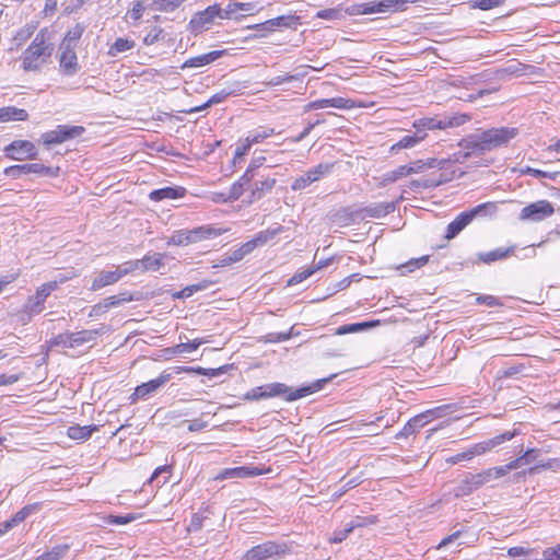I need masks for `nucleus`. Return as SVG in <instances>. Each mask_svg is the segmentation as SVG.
Here are the masks:
<instances>
[{"label": "nucleus", "instance_id": "obj_1", "mask_svg": "<svg viewBox=\"0 0 560 560\" xmlns=\"http://www.w3.org/2000/svg\"><path fill=\"white\" fill-rule=\"evenodd\" d=\"M517 135L518 130L513 127L478 130L476 133L468 135L459 141L458 145L465 149L466 152L454 153L447 159H428V165L430 168H438L442 171V173L451 174V172H447L450 165L462 163L471 155L483 154L508 145ZM452 173L455 174L454 171H452Z\"/></svg>", "mask_w": 560, "mask_h": 560}, {"label": "nucleus", "instance_id": "obj_7", "mask_svg": "<svg viewBox=\"0 0 560 560\" xmlns=\"http://www.w3.org/2000/svg\"><path fill=\"white\" fill-rule=\"evenodd\" d=\"M85 129L82 126L59 125L56 129L44 132L40 137L43 144L47 148L60 144L65 141L81 137Z\"/></svg>", "mask_w": 560, "mask_h": 560}, {"label": "nucleus", "instance_id": "obj_58", "mask_svg": "<svg viewBox=\"0 0 560 560\" xmlns=\"http://www.w3.org/2000/svg\"><path fill=\"white\" fill-rule=\"evenodd\" d=\"M408 168V176L412 174L423 173L429 170L428 160H417L409 164H406Z\"/></svg>", "mask_w": 560, "mask_h": 560}, {"label": "nucleus", "instance_id": "obj_11", "mask_svg": "<svg viewBox=\"0 0 560 560\" xmlns=\"http://www.w3.org/2000/svg\"><path fill=\"white\" fill-rule=\"evenodd\" d=\"M8 158L16 161L37 158V150L33 142L27 140H14L4 148Z\"/></svg>", "mask_w": 560, "mask_h": 560}, {"label": "nucleus", "instance_id": "obj_55", "mask_svg": "<svg viewBox=\"0 0 560 560\" xmlns=\"http://www.w3.org/2000/svg\"><path fill=\"white\" fill-rule=\"evenodd\" d=\"M334 163H319L315 167L308 170L313 178L317 182L332 171Z\"/></svg>", "mask_w": 560, "mask_h": 560}, {"label": "nucleus", "instance_id": "obj_25", "mask_svg": "<svg viewBox=\"0 0 560 560\" xmlns=\"http://www.w3.org/2000/svg\"><path fill=\"white\" fill-rule=\"evenodd\" d=\"M514 249H515V246H510L508 248L499 247V248H495L488 253H479L478 259H479V261H481L483 264H491L497 260L506 258L514 252Z\"/></svg>", "mask_w": 560, "mask_h": 560}, {"label": "nucleus", "instance_id": "obj_26", "mask_svg": "<svg viewBox=\"0 0 560 560\" xmlns=\"http://www.w3.org/2000/svg\"><path fill=\"white\" fill-rule=\"evenodd\" d=\"M98 431L97 425H70L67 430V434L72 440L85 441L88 440L94 432Z\"/></svg>", "mask_w": 560, "mask_h": 560}, {"label": "nucleus", "instance_id": "obj_38", "mask_svg": "<svg viewBox=\"0 0 560 560\" xmlns=\"http://www.w3.org/2000/svg\"><path fill=\"white\" fill-rule=\"evenodd\" d=\"M186 0H152V9L160 12H173Z\"/></svg>", "mask_w": 560, "mask_h": 560}, {"label": "nucleus", "instance_id": "obj_51", "mask_svg": "<svg viewBox=\"0 0 560 560\" xmlns=\"http://www.w3.org/2000/svg\"><path fill=\"white\" fill-rule=\"evenodd\" d=\"M521 172H522V174H527V175L538 177V178H548L550 180H555L560 175V172H558V171L546 172V171H540V170L533 168L529 166L522 168Z\"/></svg>", "mask_w": 560, "mask_h": 560}, {"label": "nucleus", "instance_id": "obj_3", "mask_svg": "<svg viewBox=\"0 0 560 560\" xmlns=\"http://www.w3.org/2000/svg\"><path fill=\"white\" fill-rule=\"evenodd\" d=\"M54 45L49 43L47 28L40 30L22 56L24 71H38L51 57Z\"/></svg>", "mask_w": 560, "mask_h": 560}, {"label": "nucleus", "instance_id": "obj_18", "mask_svg": "<svg viewBox=\"0 0 560 560\" xmlns=\"http://www.w3.org/2000/svg\"><path fill=\"white\" fill-rule=\"evenodd\" d=\"M165 257L166 254L164 253H153L143 256L140 259L141 273L162 269L165 266Z\"/></svg>", "mask_w": 560, "mask_h": 560}, {"label": "nucleus", "instance_id": "obj_63", "mask_svg": "<svg viewBox=\"0 0 560 560\" xmlns=\"http://www.w3.org/2000/svg\"><path fill=\"white\" fill-rule=\"evenodd\" d=\"M163 31L159 27L151 30L143 38V43L147 46L153 45L160 40Z\"/></svg>", "mask_w": 560, "mask_h": 560}, {"label": "nucleus", "instance_id": "obj_27", "mask_svg": "<svg viewBox=\"0 0 560 560\" xmlns=\"http://www.w3.org/2000/svg\"><path fill=\"white\" fill-rule=\"evenodd\" d=\"M276 185V178L266 177L261 180H257L254 184V188L252 189L250 197L252 200L261 199L267 192H270Z\"/></svg>", "mask_w": 560, "mask_h": 560}, {"label": "nucleus", "instance_id": "obj_2", "mask_svg": "<svg viewBox=\"0 0 560 560\" xmlns=\"http://www.w3.org/2000/svg\"><path fill=\"white\" fill-rule=\"evenodd\" d=\"M319 389L318 384H313L310 386H304L298 389H293L285 385L284 383H269L261 386H257L249 392H247L244 396L246 400H260L272 397H283L285 401H294L300 398L306 397L310 394L315 393Z\"/></svg>", "mask_w": 560, "mask_h": 560}, {"label": "nucleus", "instance_id": "obj_28", "mask_svg": "<svg viewBox=\"0 0 560 560\" xmlns=\"http://www.w3.org/2000/svg\"><path fill=\"white\" fill-rule=\"evenodd\" d=\"M424 415H419L410 419L404 428L396 434V439H406L409 435L416 433L420 428H422L427 421H425Z\"/></svg>", "mask_w": 560, "mask_h": 560}, {"label": "nucleus", "instance_id": "obj_41", "mask_svg": "<svg viewBox=\"0 0 560 560\" xmlns=\"http://www.w3.org/2000/svg\"><path fill=\"white\" fill-rule=\"evenodd\" d=\"M136 300L135 296L129 292H121L118 295H112L103 300V303L106 304L107 311L117 307L124 303L131 302Z\"/></svg>", "mask_w": 560, "mask_h": 560}, {"label": "nucleus", "instance_id": "obj_64", "mask_svg": "<svg viewBox=\"0 0 560 560\" xmlns=\"http://www.w3.org/2000/svg\"><path fill=\"white\" fill-rule=\"evenodd\" d=\"M544 560H560V545L544 551Z\"/></svg>", "mask_w": 560, "mask_h": 560}, {"label": "nucleus", "instance_id": "obj_47", "mask_svg": "<svg viewBox=\"0 0 560 560\" xmlns=\"http://www.w3.org/2000/svg\"><path fill=\"white\" fill-rule=\"evenodd\" d=\"M296 21L294 15H281L275 19L268 20V25L271 26V30L280 28V27H292Z\"/></svg>", "mask_w": 560, "mask_h": 560}, {"label": "nucleus", "instance_id": "obj_17", "mask_svg": "<svg viewBox=\"0 0 560 560\" xmlns=\"http://www.w3.org/2000/svg\"><path fill=\"white\" fill-rule=\"evenodd\" d=\"M283 232V226L278 225L272 229H267L258 232L252 240L247 241V247L254 250L257 247H261L272 241L276 236Z\"/></svg>", "mask_w": 560, "mask_h": 560}, {"label": "nucleus", "instance_id": "obj_36", "mask_svg": "<svg viewBox=\"0 0 560 560\" xmlns=\"http://www.w3.org/2000/svg\"><path fill=\"white\" fill-rule=\"evenodd\" d=\"M83 32L84 26L82 24H75L67 32L60 45L75 48L78 40L81 38Z\"/></svg>", "mask_w": 560, "mask_h": 560}, {"label": "nucleus", "instance_id": "obj_53", "mask_svg": "<svg viewBox=\"0 0 560 560\" xmlns=\"http://www.w3.org/2000/svg\"><path fill=\"white\" fill-rule=\"evenodd\" d=\"M177 369V373L182 372V371H186V372H194V373H197V374H200V375H207V376H210V377H213V376H218L220 374L223 373V369L222 368H219V369H205V368H201V366H198V368H176Z\"/></svg>", "mask_w": 560, "mask_h": 560}, {"label": "nucleus", "instance_id": "obj_44", "mask_svg": "<svg viewBox=\"0 0 560 560\" xmlns=\"http://www.w3.org/2000/svg\"><path fill=\"white\" fill-rule=\"evenodd\" d=\"M205 343V340L201 338H196L192 341L188 342H182L179 345H176L174 348L171 349L173 354H182L185 352H192L198 349L199 346Z\"/></svg>", "mask_w": 560, "mask_h": 560}, {"label": "nucleus", "instance_id": "obj_54", "mask_svg": "<svg viewBox=\"0 0 560 560\" xmlns=\"http://www.w3.org/2000/svg\"><path fill=\"white\" fill-rule=\"evenodd\" d=\"M117 271L122 278L126 275L133 273L136 271L141 272L140 259L129 260L124 262L121 266H117Z\"/></svg>", "mask_w": 560, "mask_h": 560}, {"label": "nucleus", "instance_id": "obj_48", "mask_svg": "<svg viewBox=\"0 0 560 560\" xmlns=\"http://www.w3.org/2000/svg\"><path fill=\"white\" fill-rule=\"evenodd\" d=\"M276 135L273 128H260L258 130L250 131L247 136L253 144L261 143L265 139Z\"/></svg>", "mask_w": 560, "mask_h": 560}, {"label": "nucleus", "instance_id": "obj_12", "mask_svg": "<svg viewBox=\"0 0 560 560\" xmlns=\"http://www.w3.org/2000/svg\"><path fill=\"white\" fill-rule=\"evenodd\" d=\"M220 15H222V9L218 4L209 5L206 10L195 13L189 22L191 32L200 33L207 30Z\"/></svg>", "mask_w": 560, "mask_h": 560}, {"label": "nucleus", "instance_id": "obj_9", "mask_svg": "<svg viewBox=\"0 0 560 560\" xmlns=\"http://www.w3.org/2000/svg\"><path fill=\"white\" fill-rule=\"evenodd\" d=\"M285 552V546L275 541H266L254 546L242 558V560H269Z\"/></svg>", "mask_w": 560, "mask_h": 560}, {"label": "nucleus", "instance_id": "obj_40", "mask_svg": "<svg viewBox=\"0 0 560 560\" xmlns=\"http://www.w3.org/2000/svg\"><path fill=\"white\" fill-rule=\"evenodd\" d=\"M69 548L67 544L55 546L49 551L38 556L35 560H59L67 555Z\"/></svg>", "mask_w": 560, "mask_h": 560}, {"label": "nucleus", "instance_id": "obj_56", "mask_svg": "<svg viewBox=\"0 0 560 560\" xmlns=\"http://www.w3.org/2000/svg\"><path fill=\"white\" fill-rule=\"evenodd\" d=\"M322 267V265H318L317 267L315 268H306L302 271H299L296 272L295 275H293L289 280H288V285H295L302 281H304L305 279H307L308 277H311L317 269H319Z\"/></svg>", "mask_w": 560, "mask_h": 560}, {"label": "nucleus", "instance_id": "obj_49", "mask_svg": "<svg viewBox=\"0 0 560 560\" xmlns=\"http://www.w3.org/2000/svg\"><path fill=\"white\" fill-rule=\"evenodd\" d=\"M252 145L254 144L252 143V141H249L248 136L236 144L233 158L234 165L238 163L249 152Z\"/></svg>", "mask_w": 560, "mask_h": 560}, {"label": "nucleus", "instance_id": "obj_23", "mask_svg": "<svg viewBox=\"0 0 560 560\" xmlns=\"http://www.w3.org/2000/svg\"><path fill=\"white\" fill-rule=\"evenodd\" d=\"M471 222L468 213L462 212L448 225L445 233V238L452 240L459 234Z\"/></svg>", "mask_w": 560, "mask_h": 560}, {"label": "nucleus", "instance_id": "obj_33", "mask_svg": "<svg viewBox=\"0 0 560 560\" xmlns=\"http://www.w3.org/2000/svg\"><path fill=\"white\" fill-rule=\"evenodd\" d=\"M100 334V329H84L71 332L74 348L94 341Z\"/></svg>", "mask_w": 560, "mask_h": 560}, {"label": "nucleus", "instance_id": "obj_39", "mask_svg": "<svg viewBox=\"0 0 560 560\" xmlns=\"http://www.w3.org/2000/svg\"><path fill=\"white\" fill-rule=\"evenodd\" d=\"M393 210H394V207L392 205L380 203L376 206L366 207L362 210V212L364 213V217L380 219L382 217H385Z\"/></svg>", "mask_w": 560, "mask_h": 560}, {"label": "nucleus", "instance_id": "obj_14", "mask_svg": "<svg viewBox=\"0 0 560 560\" xmlns=\"http://www.w3.org/2000/svg\"><path fill=\"white\" fill-rule=\"evenodd\" d=\"M262 470L257 467L240 466L233 468H224L214 477L215 480L225 479H245L249 477L259 476Z\"/></svg>", "mask_w": 560, "mask_h": 560}, {"label": "nucleus", "instance_id": "obj_15", "mask_svg": "<svg viewBox=\"0 0 560 560\" xmlns=\"http://www.w3.org/2000/svg\"><path fill=\"white\" fill-rule=\"evenodd\" d=\"M172 378V374L167 372H163L160 376L154 380H151L147 383H142L137 386L133 395L137 398H147L148 396L154 394L159 390L163 385H165Z\"/></svg>", "mask_w": 560, "mask_h": 560}, {"label": "nucleus", "instance_id": "obj_45", "mask_svg": "<svg viewBox=\"0 0 560 560\" xmlns=\"http://www.w3.org/2000/svg\"><path fill=\"white\" fill-rule=\"evenodd\" d=\"M476 487L470 485V474L465 477L454 489V495L456 498H462L469 495L474 491H476Z\"/></svg>", "mask_w": 560, "mask_h": 560}, {"label": "nucleus", "instance_id": "obj_57", "mask_svg": "<svg viewBox=\"0 0 560 560\" xmlns=\"http://www.w3.org/2000/svg\"><path fill=\"white\" fill-rule=\"evenodd\" d=\"M36 26L33 24L25 25L18 31L16 35L14 36V40L18 42V45L25 43L34 34Z\"/></svg>", "mask_w": 560, "mask_h": 560}, {"label": "nucleus", "instance_id": "obj_62", "mask_svg": "<svg viewBox=\"0 0 560 560\" xmlns=\"http://www.w3.org/2000/svg\"><path fill=\"white\" fill-rule=\"evenodd\" d=\"M377 522V517L375 515L370 516H357L352 522L351 525L354 527H363L368 525L375 524Z\"/></svg>", "mask_w": 560, "mask_h": 560}, {"label": "nucleus", "instance_id": "obj_24", "mask_svg": "<svg viewBox=\"0 0 560 560\" xmlns=\"http://www.w3.org/2000/svg\"><path fill=\"white\" fill-rule=\"evenodd\" d=\"M186 189L184 187H164L155 189L150 194V199L154 201H161L164 199H178L185 195Z\"/></svg>", "mask_w": 560, "mask_h": 560}, {"label": "nucleus", "instance_id": "obj_19", "mask_svg": "<svg viewBox=\"0 0 560 560\" xmlns=\"http://www.w3.org/2000/svg\"><path fill=\"white\" fill-rule=\"evenodd\" d=\"M502 471L503 470H499L498 467H492L478 474H470V485L479 489L490 481L501 478Z\"/></svg>", "mask_w": 560, "mask_h": 560}, {"label": "nucleus", "instance_id": "obj_35", "mask_svg": "<svg viewBox=\"0 0 560 560\" xmlns=\"http://www.w3.org/2000/svg\"><path fill=\"white\" fill-rule=\"evenodd\" d=\"M472 221L477 217H492L497 212V205L494 202H485L466 211Z\"/></svg>", "mask_w": 560, "mask_h": 560}, {"label": "nucleus", "instance_id": "obj_31", "mask_svg": "<svg viewBox=\"0 0 560 560\" xmlns=\"http://www.w3.org/2000/svg\"><path fill=\"white\" fill-rule=\"evenodd\" d=\"M192 243H196V237H194L191 230L176 231L167 241L168 246H185Z\"/></svg>", "mask_w": 560, "mask_h": 560}, {"label": "nucleus", "instance_id": "obj_22", "mask_svg": "<svg viewBox=\"0 0 560 560\" xmlns=\"http://www.w3.org/2000/svg\"><path fill=\"white\" fill-rule=\"evenodd\" d=\"M120 279V275L115 270H104L98 273L92 282L91 290L97 291L106 285L114 284Z\"/></svg>", "mask_w": 560, "mask_h": 560}, {"label": "nucleus", "instance_id": "obj_60", "mask_svg": "<svg viewBox=\"0 0 560 560\" xmlns=\"http://www.w3.org/2000/svg\"><path fill=\"white\" fill-rule=\"evenodd\" d=\"M504 0H472V8L480 10H490L502 5Z\"/></svg>", "mask_w": 560, "mask_h": 560}, {"label": "nucleus", "instance_id": "obj_50", "mask_svg": "<svg viewBox=\"0 0 560 560\" xmlns=\"http://www.w3.org/2000/svg\"><path fill=\"white\" fill-rule=\"evenodd\" d=\"M316 180L313 178V176L311 175L310 171L305 172L304 174H302L301 176L296 177L292 185H291V189L294 190V191H298V190H303L305 189L306 187H308L311 184L315 183Z\"/></svg>", "mask_w": 560, "mask_h": 560}, {"label": "nucleus", "instance_id": "obj_42", "mask_svg": "<svg viewBox=\"0 0 560 560\" xmlns=\"http://www.w3.org/2000/svg\"><path fill=\"white\" fill-rule=\"evenodd\" d=\"M407 176H408L407 165H400L397 168L389 171L383 175L382 185L385 186V185L395 183L398 179H400L402 177H407Z\"/></svg>", "mask_w": 560, "mask_h": 560}, {"label": "nucleus", "instance_id": "obj_61", "mask_svg": "<svg viewBox=\"0 0 560 560\" xmlns=\"http://www.w3.org/2000/svg\"><path fill=\"white\" fill-rule=\"evenodd\" d=\"M253 250L250 247H247V242L244 243L240 248L235 249L229 256L231 257L233 262H237L242 260L246 255L250 254Z\"/></svg>", "mask_w": 560, "mask_h": 560}, {"label": "nucleus", "instance_id": "obj_30", "mask_svg": "<svg viewBox=\"0 0 560 560\" xmlns=\"http://www.w3.org/2000/svg\"><path fill=\"white\" fill-rule=\"evenodd\" d=\"M235 90L233 89H222L221 91L214 93L208 102L202 104L201 106L194 107L189 110V113H199L211 105L220 104L224 102L230 95L234 94Z\"/></svg>", "mask_w": 560, "mask_h": 560}, {"label": "nucleus", "instance_id": "obj_16", "mask_svg": "<svg viewBox=\"0 0 560 560\" xmlns=\"http://www.w3.org/2000/svg\"><path fill=\"white\" fill-rule=\"evenodd\" d=\"M355 8V12L358 14H374L395 11L393 0L369 1L358 4Z\"/></svg>", "mask_w": 560, "mask_h": 560}, {"label": "nucleus", "instance_id": "obj_20", "mask_svg": "<svg viewBox=\"0 0 560 560\" xmlns=\"http://www.w3.org/2000/svg\"><path fill=\"white\" fill-rule=\"evenodd\" d=\"M454 178V173L447 174V173H441L438 178H422V179H415L410 183L411 188L413 189H427V188H433L438 187L442 184L448 183Z\"/></svg>", "mask_w": 560, "mask_h": 560}, {"label": "nucleus", "instance_id": "obj_8", "mask_svg": "<svg viewBox=\"0 0 560 560\" xmlns=\"http://www.w3.org/2000/svg\"><path fill=\"white\" fill-rule=\"evenodd\" d=\"M555 208L548 200H538L524 207L520 213V220L539 222L552 215Z\"/></svg>", "mask_w": 560, "mask_h": 560}, {"label": "nucleus", "instance_id": "obj_34", "mask_svg": "<svg viewBox=\"0 0 560 560\" xmlns=\"http://www.w3.org/2000/svg\"><path fill=\"white\" fill-rule=\"evenodd\" d=\"M191 232H192L194 237H196V243H197L202 240L218 237L224 232V230L215 229L210 225H202V226L192 229Z\"/></svg>", "mask_w": 560, "mask_h": 560}, {"label": "nucleus", "instance_id": "obj_59", "mask_svg": "<svg viewBox=\"0 0 560 560\" xmlns=\"http://www.w3.org/2000/svg\"><path fill=\"white\" fill-rule=\"evenodd\" d=\"M243 190H244L243 183H241V182L234 183L231 186L226 196L223 198V202L237 200L242 196Z\"/></svg>", "mask_w": 560, "mask_h": 560}, {"label": "nucleus", "instance_id": "obj_37", "mask_svg": "<svg viewBox=\"0 0 560 560\" xmlns=\"http://www.w3.org/2000/svg\"><path fill=\"white\" fill-rule=\"evenodd\" d=\"M135 42L132 39H128V38H122V37H119L117 38L114 44L109 47L108 49V55L110 57H116L117 55L121 54V52H125L127 50H130L135 47Z\"/></svg>", "mask_w": 560, "mask_h": 560}, {"label": "nucleus", "instance_id": "obj_13", "mask_svg": "<svg viewBox=\"0 0 560 560\" xmlns=\"http://www.w3.org/2000/svg\"><path fill=\"white\" fill-rule=\"evenodd\" d=\"M59 67L61 73L68 77L74 75L80 70L74 47L59 46Z\"/></svg>", "mask_w": 560, "mask_h": 560}, {"label": "nucleus", "instance_id": "obj_4", "mask_svg": "<svg viewBox=\"0 0 560 560\" xmlns=\"http://www.w3.org/2000/svg\"><path fill=\"white\" fill-rule=\"evenodd\" d=\"M470 116L467 114H452L433 117H422L416 119L412 124L413 128L423 135V139L427 138V131L432 130H445L448 128L459 127L470 120Z\"/></svg>", "mask_w": 560, "mask_h": 560}, {"label": "nucleus", "instance_id": "obj_43", "mask_svg": "<svg viewBox=\"0 0 560 560\" xmlns=\"http://www.w3.org/2000/svg\"><path fill=\"white\" fill-rule=\"evenodd\" d=\"M372 326H374V324L371 322L342 325L336 329L335 335L341 336V335H347V334L359 332V331L368 329Z\"/></svg>", "mask_w": 560, "mask_h": 560}, {"label": "nucleus", "instance_id": "obj_10", "mask_svg": "<svg viewBox=\"0 0 560 560\" xmlns=\"http://www.w3.org/2000/svg\"><path fill=\"white\" fill-rule=\"evenodd\" d=\"M58 171L59 168L54 170L39 163H30L9 166L4 170V174L13 178H19L26 174L55 177Z\"/></svg>", "mask_w": 560, "mask_h": 560}, {"label": "nucleus", "instance_id": "obj_52", "mask_svg": "<svg viewBox=\"0 0 560 560\" xmlns=\"http://www.w3.org/2000/svg\"><path fill=\"white\" fill-rule=\"evenodd\" d=\"M49 343L51 347L74 348L71 332L59 334Z\"/></svg>", "mask_w": 560, "mask_h": 560}, {"label": "nucleus", "instance_id": "obj_32", "mask_svg": "<svg viewBox=\"0 0 560 560\" xmlns=\"http://www.w3.org/2000/svg\"><path fill=\"white\" fill-rule=\"evenodd\" d=\"M28 114L25 109L8 106L0 108V121L26 120Z\"/></svg>", "mask_w": 560, "mask_h": 560}, {"label": "nucleus", "instance_id": "obj_5", "mask_svg": "<svg viewBox=\"0 0 560 560\" xmlns=\"http://www.w3.org/2000/svg\"><path fill=\"white\" fill-rule=\"evenodd\" d=\"M68 278L62 277L59 280H54L42 284L35 295L27 299L23 308L20 311V320L24 324L31 320L33 315H37L44 311V304L46 299L51 294L52 291L58 289L60 283H63Z\"/></svg>", "mask_w": 560, "mask_h": 560}, {"label": "nucleus", "instance_id": "obj_46", "mask_svg": "<svg viewBox=\"0 0 560 560\" xmlns=\"http://www.w3.org/2000/svg\"><path fill=\"white\" fill-rule=\"evenodd\" d=\"M39 510H40V503L27 504L12 516V522H16L19 524V523L23 522L30 515L38 512Z\"/></svg>", "mask_w": 560, "mask_h": 560}, {"label": "nucleus", "instance_id": "obj_21", "mask_svg": "<svg viewBox=\"0 0 560 560\" xmlns=\"http://www.w3.org/2000/svg\"><path fill=\"white\" fill-rule=\"evenodd\" d=\"M222 55H223L222 50H213V51H210V52H207L203 55L191 57L183 63L182 69L200 68V67L207 66V65L215 61Z\"/></svg>", "mask_w": 560, "mask_h": 560}, {"label": "nucleus", "instance_id": "obj_6", "mask_svg": "<svg viewBox=\"0 0 560 560\" xmlns=\"http://www.w3.org/2000/svg\"><path fill=\"white\" fill-rule=\"evenodd\" d=\"M517 434H518V431L516 429H514L512 431L503 432L494 438L476 443L467 451L458 453V454L450 457L447 459V462L451 464H457L463 460H470L472 457L480 456L487 452L492 451L493 448L498 447L502 443L512 440Z\"/></svg>", "mask_w": 560, "mask_h": 560}, {"label": "nucleus", "instance_id": "obj_29", "mask_svg": "<svg viewBox=\"0 0 560 560\" xmlns=\"http://www.w3.org/2000/svg\"><path fill=\"white\" fill-rule=\"evenodd\" d=\"M423 140H424L423 139V135L422 133L420 135V132H418L416 130L413 135H407V136L402 137L398 142L393 144L390 147V152L392 153H397L401 149L415 148L416 145H418Z\"/></svg>", "mask_w": 560, "mask_h": 560}]
</instances>
